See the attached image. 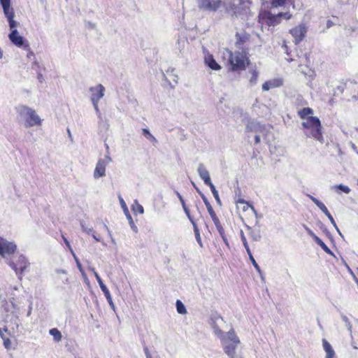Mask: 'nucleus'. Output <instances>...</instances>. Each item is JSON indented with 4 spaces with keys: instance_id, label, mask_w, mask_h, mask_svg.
I'll list each match as a JSON object with an SVG mask.
<instances>
[{
    "instance_id": "cd10ccee",
    "label": "nucleus",
    "mask_w": 358,
    "mask_h": 358,
    "mask_svg": "<svg viewBox=\"0 0 358 358\" xmlns=\"http://www.w3.org/2000/svg\"><path fill=\"white\" fill-rule=\"evenodd\" d=\"M227 339L231 342L230 343L238 344L240 342L234 330L228 332Z\"/></svg>"
},
{
    "instance_id": "f8f14e48",
    "label": "nucleus",
    "mask_w": 358,
    "mask_h": 358,
    "mask_svg": "<svg viewBox=\"0 0 358 358\" xmlns=\"http://www.w3.org/2000/svg\"><path fill=\"white\" fill-rule=\"evenodd\" d=\"M290 34L294 38V43H299L305 37L306 29L304 25L299 24L289 30Z\"/></svg>"
},
{
    "instance_id": "ea45409f",
    "label": "nucleus",
    "mask_w": 358,
    "mask_h": 358,
    "mask_svg": "<svg viewBox=\"0 0 358 358\" xmlns=\"http://www.w3.org/2000/svg\"><path fill=\"white\" fill-rule=\"evenodd\" d=\"M99 285V287L103 294L106 293L109 291L108 289L107 288V287L103 283V282H100Z\"/></svg>"
},
{
    "instance_id": "7ed1b4c3",
    "label": "nucleus",
    "mask_w": 358,
    "mask_h": 358,
    "mask_svg": "<svg viewBox=\"0 0 358 358\" xmlns=\"http://www.w3.org/2000/svg\"><path fill=\"white\" fill-rule=\"evenodd\" d=\"M358 90V84L356 82L348 80L345 82H341L335 89L333 90L331 97L329 99V103L332 106L337 103L338 101L342 99V95L345 91L347 95L355 97L356 94L355 92Z\"/></svg>"
},
{
    "instance_id": "412c9836",
    "label": "nucleus",
    "mask_w": 358,
    "mask_h": 358,
    "mask_svg": "<svg viewBox=\"0 0 358 358\" xmlns=\"http://www.w3.org/2000/svg\"><path fill=\"white\" fill-rule=\"evenodd\" d=\"M198 173L205 184L210 182V181H211L209 172L206 169L203 164H200L199 165Z\"/></svg>"
},
{
    "instance_id": "b1692460",
    "label": "nucleus",
    "mask_w": 358,
    "mask_h": 358,
    "mask_svg": "<svg viewBox=\"0 0 358 358\" xmlns=\"http://www.w3.org/2000/svg\"><path fill=\"white\" fill-rule=\"evenodd\" d=\"M28 266L27 262L24 259H19L17 264H15L13 268L16 272L23 273Z\"/></svg>"
},
{
    "instance_id": "8fccbe9b",
    "label": "nucleus",
    "mask_w": 358,
    "mask_h": 358,
    "mask_svg": "<svg viewBox=\"0 0 358 358\" xmlns=\"http://www.w3.org/2000/svg\"><path fill=\"white\" fill-rule=\"evenodd\" d=\"M120 202H121V203H122V206H126V205H125V203H124V200H123L122 199H120Z\"/></svg>"
},
{
    "instance_id": "603ef678",
    "label": "nucleus",
    "mask_w": 358,
    "mask_h": 358,
    "mask_svg": "<svg viewBox=\"0 0 358 358\" xmlns=\"http://www.w3.org/2000/svg\"><path fill=\"white\" fill-rule=\"evenodd\" d=\"M287 60L288 62H292V61H293L294 59H293L292 58H287Z\"/></svg>"
},
{
    "instance_id": "e433bc0d",
    "label": "nucleus",
    "mask_w": 358,
    "mask_h": 358,
    "mask_svg": "<svg viewBox=\"0 0 358 358\" xmlns=\"http://www.w3.org/2000/svg\"><path fill=\"white\" fill-rule=\"evenodd\" d=\"M76 264H77V266L79 269V271H80V273L83 274V275H85V271L83 268V266L81 264V263L80 262V261L78 260V259L76 258Z\"/></svg>"
},
{
    "instance_id": "09e8293b",
    "label": "nucleus",
    "mask_w": 358,
    "mask_h": 358,
    "mask_svg": "<svg viewBox=\"0 0 358 358\" xmlns=\"http://www.w3.org/2000/svg\"><path fill=\"white\" fill-rule=\"evenodd\" d=\"M138 210H140L141 213H143V208L141 206H140L139 208H138Z\"/></svg>"
},
{
    "instance_id": "f03ea898",
    "label": "nucleus",
    "mask_w": 358,
    "mask_h": 358,
    "mask_svg": "<svg viewBox=\"0 0 358 358\" xmlns=\"http://www.w3.org/2000/svg\"><path fill=\"white\" fill-rule=\"evenodd\" d=\"M301 127L307 138H313L321 143H324L322 127L317 117H308L306 120L301 122Z\"/></svg>"
},
{
    "instance_id": "423d86ee",
    "label": "nucleus",
    "mask_w": 358,
    "mask_h": 358,
    "mask_svg": "<svg viewBox=\"0 0 358 358\" xmlns=\"http://www.w3.org/2000/svg\"><path fill=\"white\" fill-rule=\"evenodd\" d=\"M202 199H203L204 204L206 207V209L216 227V229H217L219 234L222 236L224 241L226 242L227 238H226L225 234H224V229L222 226V224L220 221L218 216L217 215L216 213L215 212V210L213 208V206H211L210 202L208 201V199L206 198V196H202Z\"/></svg>"
},
{
    "instance_id": "72a5a7b5",
    "label": "nucleus",
    "mask_w": 358,
    "mask_h": 358,
    "mask_svg": "<svg viewBox=\"0 0 358 358\" xmlns=\"http://www.w3.org/2000/svg\"><path fill=\"white\" fill-rule=\"evenodd\" d=\"M248 255H249V258H250L252 265L254 266V267L256 268V270L257 271L260 272V267L258 265V264L257 263V262L255 261V258L253 257L251 251L250 252V253H248Z\"/></svg>"
},
{
    "instance_id": "de8ad7c7",
    "label": "nucleus",
    "mask_w": 358,
    "mask_h": 358,
    "mask_svg": "<svg viewBox=\"0 0 358 358\" xmlns=\"http://www.w3.org/2000/svg\"><path fill=\"white\" fill-rule=\"evenodd\" d=\"M255 142L257 144L260 142V137H259V136H258V135L255 136Z\"/></svg>"
},
{
    "instance_id": "a18cd8bd",
    "label": "nucleus",
    "mask_w": 358,
    "mask_h": 358,
    "mask_svg": "<svg viewBox=\"0 0 358 358\" xmlns=\"http://www.w3.org/2000/svg\"><path fill=\"white\" fill-rule=\"evenodd\" d=\"M62 238H63L66 245L71 250V245H70L69 241L66 239V238L64 235H62Z\"/></svg>"
},
{
    "instance_id": "dca6fc26",
    "label": "nucleus",
    "mask_w": 358,
    "mask_h": 358,
    "mask_svg": "<svg viewBox=\"0 0 358 358\" xmlns=\"http://www.w3.org/2000/svg\"><path fill=\"white\" fill-rule=\"evenodd\" d=\"M236 45L237 47H242L245 44H246L248 42H249L250 38V34L244 31L243 33L237 32L236 34Z\"/></svg>"
},
{
    "instance_id": "6ab92c4d",
    "label": "nucleus",
    "mask_w": 358,
    "mask_h": 358,
    "mask_svg": "<svg viewBox=\"0 0 358 358\" xmlns=\"http://www.w3.org/2000/svg\"><path fill=\"white\" fill-rule=\"evenodd\" d=\"M282 85V81L281 79H273L265 82L262 85V90L264 91H268L272 88L279 87Z\"/></svg>"
},
{
    "instance_id": "c756f323",
    "label": "nucleus",
    "mask_w": 358,
    "mask_h": 358,
    "mask_svg": "<svg viewBox=\"0 0 358 358\" xmlns=\"http://www.w3.org/2000/svg\"><path fill=\"white\" fill-rule=\"evenodd\" d=\"M287 0H271V6L273 8L282 7L285 5Z\"/></svg>"
},
{
    "instance_id": "c85d7f7f",
    "label": "nucleus",
    "mask_w": 358,
    "mask_h": 358,
    "mask_svg": "<svg viewBox=\"0 0 358 358\" xmlns=\"http://www.w3.org/2000/svg\"><path fill=\"white\" fill-rule=\"evenodd\" d=\"M250 73L251 74V77L250 78V83L252 85H254L257 83L258 76H259V72L256 69L250 70Z\"/></svg>"
},
{
    "instance_id": "a211bd4d",
    "label": "nucleus",
    "mask_w": 358,
    "mask_h": 358,
    "mask_svg": "<svg viewBox=\"0 0 358 358\" xmlns=\"http://www.w3.org/2000/svg\"><path fill=\"white\" fill-rule=\"evenodd\" d=\"M305 229L308 235H310L313 238V240L317 245H319L326 252H331V250L328 248V246L323 242L322 239H320L316 234H315L314 232L310 228L306 227Z\"/></svg>"
},
{
    "instance_id": "2f4dec72",
    "label": "nucleus",
    "mask_w": 358,
    "mask_h": 358,
    "mask_svg": "<svg viewBox=\"0 0 358 358\" xmlns=\"http://www.w3.org/2000/svg\"><path fill=\"white\" fill-rule=\"evenodd\" d=\"M278 16V20L280 21V23L281 22V18H284L285 20H289L292 17V13L290 12H281L277 14Z\"/></svg>"
},
{
    "instance_id": "9d476101",
    "label": "nucleus",
    "mask_w": 358,
    "mask_h": 358,
    "mask_svg": "<svg viewBox=\"0 0 358 358\" xmlns=\"http://www.w3.org/2000/svg\"><path fill=\"white\" fill-rule=\"evenodd\" d=\"M16 249L17 246L13 242L0 237V255L1 257H4L6 255L14 254Z\"/></svg>"
},
{
    "instance_id": "4468645a",
    "label": "nucleus",
    "mask_w": 358,
    "mask_h": 358,
    "mask_svg": "<svg viewBox=\"0 0 358 358\" xmlns=\"http://www.w3.org/2000/svg\"><path fill=\"white\" fill-rule=\"evenodd\" d=\"M10 41L17 47H29L27 41L21 36L17 29H13L8 35Z\"/></svg>"
},
{
    "instance_id": "1a4fd4ad",
    "label": "nucleus",
    "mask_w": 358,
    "mask_h": 358,
    "mask_svg": "<svg viewBox=\"0 0 358 358\" xmlns=\"http://www.w3.org/2000/svg\"><path fill=\"white\" fill-rule=\"evenodd\" d=\"M199 8L208 12H216L224 6L222 0H198Z\"/></svg>"
},
{
    "instance_id": "c9c22d12",
    "label": "nucleus",
    "mask_w": 358,
    "mask_h": 358,
    "mask_svg": "<svg viewBox=\"0 0 358 358\" xmlns=\"http://www.w3.org/2000/svg\"><path fill=\"white\" fill-rule=\"evenodd\" d=\"M142 132L147 138L155 141V138L150 133L148 129H143Z\"/></svg>"
},
{
    "instance_id": "4c0bfd02",
    "label": "nucleus",
    "mask_w": 358,
    "mask_h": 358,
    "mask_svg": "<svg viewBox=\"0 0 358 358\" xmlns=\"http://www.w3.org/2000/svg\"><path fill=\"white\" fill-rule=\"evenodd\" d=\"M104 296H106L107 301H108L110 305H113L112 297L110 293V291H108L106 293H104Z\"/></svg>"
},
{
    "instance_id": "49530a36",
    "label": "nucleus",
    "mask_w": 358,
    "mask_h": 358,
    "mask_svg": "<svg viewBox=\"0 0 358 358\" xmlns=\"http://www.w3.org/2000/svg\"><path fill=\"white\" fill-rule=\"evenodd\" d=\"M282 48L285 49V50L286 51V53L287 55H289V53L288 52V47L287 45L285 44V43H284V44L282 45Z\"/></svg>"
},
{
    "instance_id": "39448f33",
    "label": "nucleus",
    "mask_w": 358,
    "mask_h": 358,
    "mask_svg": "<svg viewBox=\"0 0 358 358\" xmlns=\"http://www.w3.org/2000/svg\"><path fill=\"white\" fill-rule=\"evenodd\" d=\"M258 22L262 24L267 27H275L280 24L278 16L273 15L270 10H262L258 15Z\"/></svg>"
},
{
    "instance_id": "20e7f679",
    "label": "nucleus",
    "mask_w": 358,
    "mask_h": 358,
    "mask_svg": "<svg viewBox=\"0 0 358 358\" xmlns=\"http://www.w3.org/2000/svg\"><path fill=\"white\" fill-rule=\"evenodd\" d=\"M17 112L24 118L26 127L40 126L41 124L42 120L34 109L27 106H20L17 108Z\"/></svg>"
},
{
    "instance_id": "79ce46f5",
    "label": "nucleus",
    "mask_w": 358,
    "mask_h": 358,
    "mask_svg": "<svg viewBox=\"0 0 358 358\" xmlns=\"http://www.w3.org/2000/svg\"><path fill=\"white\" fill-rule=\"evenodd\" d=\"M93 273L94 274V276L98 282V283L99 284L100 282H103L102 279L101 278L100 275H99V273L94 270L93 269Z\"/></svg>"
},
{
    "instance_id": "a878e982",
    "label": "nucleus",
    "mask_w": 358,
    "mask_h": 358,
    "mask_svg": "<svg viewBox=\"0 0 358 358\" xmlns=\"http://www.w3.org/2000/svg\"><path fill=\"white\" fill-rule=\"evenodd\" d=\"M238 344L228 343L224 345V350L225 353L231 357H233L235 355L236 348Z\"/></svg>"
},
{
    "instance_id": "473e14b6",
    "label": "nucleus",
    "mask_w": 358,
    "mask_h": 358,
    "mask_svg": "<svg viewBox=\"0 0 358 358\" xmlns=\"http://www.w3.org/2000/svg\"><path fill=\"white\" fill-rule=\"evenodd\" d=\"M241 241L243 242V244L247 251V253H250V249L249 248V245H248V241L246 240V238L244 235V233L243 231L241 232Z\"/></svg>"
},
{
    "instance_id": "7c9ffc66",
    "label": "nucleus",
    "mask_w": 358,
    "mask_h": 358,
    "mask_svg": "<svg viewBox=\"0 0 358 358\" xmlns=\"http://www.w3.org/2000/svg\"><path fill=\"white\" fill-rule=\"evenodd\" d=\"M177 311L180 314H185L187 313L186 308L180 300L176 301Z\"/></svg>"
},
{
    "instance_id": "f257e3e1",
    "label": "nucleus",
    "mask_w": 358,
    "mask_h": 358,
    "mask_svg": "<svg viewBox=\"0 0 358 358\" xmlns=\"http://www.w3.org/2000/svg\"><path fill=\"white\" fill-rule=\"evenodd\" d=\"M228 59L226 67L231 72H241L250 64L249 54L246 51H231L227 49Z\"/></svg>"
},
{
    "instance_id": "aec40b11",
    "label": "nucleus",
    "mask_w": 358,
    "mask_h": 358,
    "mask_svg": "<svg viewBox=\"0 0 358 358\" xmlns=\"http://www.w3.org/2000/svg\"><path fill=\"white\" fill-rule=\"evenodd\" d=\"M3 333L10 334L8 327L6 326L3 328H0V337L3 340V343L5 348L9 350L11 348V341L8 337L6 336Z\"/></svg>"
},
{
    "instance_id": "58836bf2",
    "label": "nucleus",
    "mask_w": 358,
    "mask_h": 358,
    "mask_svg": "<svg viewBox=\"0 0 358 358\" xmlns=\"http://www.w3.org/2000/svg\"><path fill=\"white\" fill-rule=\"evenodd\" d=\"M99 285V287L103 294L106 293L109 291L108 289L107 288V287L103 283V282H100Z\"/></svg>"
},
{
    "instance_id": "f704fd0d",
    "label": "nucleus",
    "mask_w": 358,
    "mask_h": 358,
    "mask_svg": "<svg viewBox=\"0 0 358 358\" xmlns=\"http://www.w3.org/2000/svg\"><path fill=\"white\" fill-rule=\"evenodd\" d=\"M336 188L341 190L342 192H345L346 194H348L350 192V189L348 186H345V185H336Z\"/></svg>"
},
{
    "instance_id": "5701e85b",
    "label": "nucleus",
    "mask_w": 358,
    "mask_h": 358,
    "mask_svg": "<svg viewBox=\"0 0 358 358\" xmlns=\"http://www.w3.org/2000/svg\"><path fill=\"white\" fill-rule=\"evenodd\" d=\"M297 114L300 119L303 120V121H305L308 117L313 116V110L310 107H305L299 110Z\"/></svg>"
},
{
    "instance_id": "ddd939ff",
    "label": "nucleus",
    "mask_w": 358,
    "mask_h": 358,
    "mask_svg": "<svg viewBox=\"0 0 358 358\" xmlns=\"http://www.w3.org/2000/svg\"><path fill=\"white\" fill-rule=\"evenodd\" d=\"M177 196L179 199V200H180V203L182 204V208H183V210H184L187 217H188V219L189 220V221L191 222V223L192 224V225L194 227V231H195V233L196 234L197 241H200L201 238H200V235H199V229H198L197 224L195 222L194 220L193 219L192 216L191 215L190 211H189V208H187V206H186L183 197L182 196V195L179 192H177Z\"/></svg>"
},
{
    "instance_id": "bb28decb",
    "label": "nucleus",
    "mask_w": 358,
    "mask_h": 358,
    "mask_svg": "<svg viewBox=\"0 0 358 358\" xmlns=\"http://www.w3.org/2000/svg\"><path fill=\"white\" fill-rule=\"evenodd\" d=\"M49 333L53 337L55 342H59L62 341V334L57 328L50 329Z\"/></svg>"
},
{
    "instance_id": "3c124183",
    "label": "nucleus",
    "mask_w": 358,
    "mask_h": 358,
    "mask_svg": "<svg viewBox=\"0 0 358 358\" xmlns=\"http://www.w3.org/2000/svg\"><path fill=\"white\" fill-rule=\"evenodd\" d=\"M147 358H152V356L150 355V353L147 352Z\"/></svg>"
},
{
    "instance_id": "6e6552de",
    "label": "nucleus",
    "mask_w": 358,
    "mask_h": 358,
    "mask_svg": "<svg viewBox=\"0 0 358 358\" xmlns=\"http://www.w3.org/2000/svg\"><path fill=\"white\" fill-rule=\"evenodd\" d=\"M0 3L2 6L3 13L7 17L11 31L16 29L15 27L17 26V22L14 20L15 12L13 8L10 7V0H0Z\"/></svg>"
},
{
    "instance_id": "a19ab883",
    "label": "nucleus",
    "mask_w": 358,
    "mask_h": 358,
    "mask_svg": "<svg viewBox=\"0 0 358 358\" xmlns=\"http://www.w3.org/2000/svg\"><path fill=\"white\" fill-rule=\"evenodd\" d=\"M206 185L210 187V190H211L213 194L214 192H217V189H215V185L212 183L211 181H210V182L206 183Z\"/></svg>"
},
{
    "instance_id": "c03bdc74",
    "label": "nucleus",
    "mask_w": 358,
    "mask_h": 358,
    "mask_svg": "<svg viewBox=\"0 0 358 358\" xmlns=\"http://www.w3.org/2000/svg\"><path fill=\"white\" fill-rule=\"evenodd\" d=\"M213 196L215 197L216 201L220 204L221 203V200L220 199V196H219V194H218V192H215L213 194Z\"/></svg>"
},
{
    "instance_id": "4be33fe9",
    "label": "nucleus",
    "mask_w": 358,
    "mask_h": 358,
    "mask_svg": "<svg viewBox=\"0 0 358 358\" xmlns=\"http://www.w3.org/2000/svg\"><path fill=\"white\" fill-rule=\"evenodd\" d=\"M322 345L326 352V358H334L335 356V352L330 343L326 339H322Z\"/></svg>"
},
{
    "instance_id": "f3484780",
    "label": "nucleus",
    "mask_w": 358,
    "mask_h": 358,
    "mask_svg": "<svg viewBox=\"0 0 358 358\" xmlns=\"http://www.w3.org/2000/svg\"><path fill=\"white\" fill-rule=\"evenodd\" d=\"M204 62L212 70L219 71L222 69L221 66L216 62L211 54H208L205 56Z\"/></svg>"
},
{
    "instance_id": "9b49d317",
    "label": "nucleus",
    "mask_w": 358,
    "mask_h": 358,
    "mask_svg": "<svg viewBox=\"0 0 358 358\" xmlns=\"http://www.w3.org/2000/svg\"><path fill=\"white\" fill-rule=\"evenodd\" d=\"M91 94V101L96 109H98V103L99 100L103 96L105 88L101 84L97 85L96 87L90 88Z\"/></svg>"
},
{
    "instance_id": "2eb2a0df",
    "label": "nucleus",
    "mask_w": 358,
    "mask_h": 358,
    "mask_svg": "<svg viewBox=\"0 0 358 358\" xmlns=\"http://www.w3.org/2000/svg\"><path fill=\"white\" fill-rule=\"evenodd\" d=\"M106 162L103 159H99L96 163L94 171V177L99 178L106 175Z\"/></svg>"
},
{
    "instance_id": "37998d69",
    "label": "nucleus",
    "mask_w": 358,
    "mask_h": 358,
    "mask_svg": "<svg viewBox=\"0 0 358 358\" xmlns=\"http://www.w3.org/2000/svg\"><path fill=\"white\" fill-rule=\"evenodd\" d=\"M326 216L328 217V219L330 220V222L334 225L336 226V222L334 219V217H332V215H331V213L329 212L327 214H326Z\"/></svg>"
},
{
    "instance_id": "393cba45",
    "label": "nucleus",
    "mask_w": 358,
    "mask_h": 358,
    "mask_svg": "<svg viewBox=\"0 0 358 358\" xmlns=\"http://www.w3.org/2000/svg\"><path fill=\"white\" fill-rule=\"evenodd\" d=\"M308 197L325 215L329 213L327 208L322 201L311 195H308Z\"/></svg>"
},
{
    "instance_id": "0eeeda50",
    "label": "nucleus",
    "mask_w": 358,
    "mask_h": 358,
    "mask_svg": "<svg viewBox=\"0 0 358 358\" xmlns=\"http://www.w3.org/2000/svg\"><path fill=\"white\" fill-rule=\"evenodd\" d=\"M234 203L241 219H244L255 212L253 206L242 198L235 199Z\"/></svg>"
}]
</instances>
